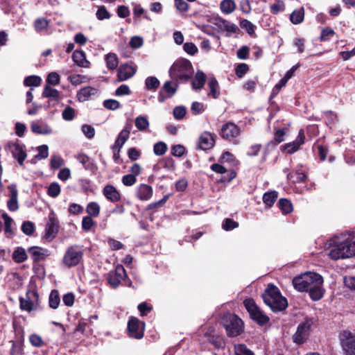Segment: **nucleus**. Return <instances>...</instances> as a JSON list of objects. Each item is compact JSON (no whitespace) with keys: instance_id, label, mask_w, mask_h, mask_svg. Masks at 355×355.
Instances as JSON below:
<instances>
[{"instance_id":"f3484780","label":"nucleus","mask_w":355,"mask_h":355,"mask_svg":"<svg viewBox=\"0 0 355 355\" xmlns=\"http://www.w3.org/2000/svg\"><path fill=\"white\" fill-rule=\"evenodd\" d=\"M137 68L128 64H123L120 65L117 71L118 80L120 82L127 80L132 78L136 73Z\"/></svg>"},{"instance_id":"3c124183","label":"nucleus","mask_w":355,"mask_h":355,"mask_svg":"<svg viewBox=\"0 0 355 355\" xmlns=\"http://www.w3.org/2000/svg\"><path fill=\"white\" fill-rule=\"evenodd\" d=\"M288 178L294 182H302L305 180L306 176L304 173L295 171L288 174Z\"/></svg>"},{"instance_id":"423d86ee","label":"nucleus","mask_w":355,"mask_h":355,"mask_svg":"<svg viewBox=\"0 0 355 355\" xmlns=\"http://www.w3.org/2000/svg\"><path fill=\"white\" fill-rule=\"evenodd\" d=\"M245 309L249 313L250 318L259 326L263 327L269 322L270 318L252 299H245Z\"/></svg>"},{"instance_id":"f704fd0d","label":"nucleus","mask_w":355,"mask_h":355,"mask_svg":"<svg viewBox=\"0 0 355 355\" xmlns=\"http://www.w3.org/2000/svg\"><path fill=\"white\" fill-rule=\"evenodd\" d=\"M27 257L26 250L21 247L17 248L12 253V259L18 263L25 261Z\"/></svg>"},{"instance_id":"b1692460","label":"nucleus","mask_w":355,"mask_h":355,"mask_svg":"<svg viewBox=\"0 0 355 355\" xmlns=\"http://www.w3.org/2000/svg\"><path fill=\"white\" fill-rule=\"evenodd\" d=\"M98 89L97 88L87 86L79 89L76 94L77 100L79 102L89 101L92 96L97 94Z\"/></svg>"},{"instance_id":"1a4fd4ad","label":"nucleus","mask_w":355,"mask_h":355,"mask_svg":"<svg viewBox=\"0 0 355 355\" xmlns=\"http://www.w3.org/2000/svg\"><path fill=\"white\" fill-rule=\"evenodd\" d=\"M339 341L345 355H355V334L343 331L339 335Z\"/></svg>"},{"instance_id":"58836bf2","label":"nucleus","mask_w":355,"mask_h":355,"mask_svg":"<svg viewBox=\"0 0 355 355\" xmlns=\"http://www.w3.org/2000/svg\"><path fill=\"white\" fill-rule=\"evenodd\" d=\"M278 197V193L275 191L266 192L263 196V201L268 207H272Z\"/></svg>"},{"instance_id":"ddd939ff","label":"nucleus","mask_w":355,"mask_h":355,"mask_svg":"<svg viewBox=\"0 0 355 355\" xmlns=\"http://www.w3.org/2000/svg\"><path fill=\"white\" fill-rule=\"evenodd\" d=\"M240 130L239 128L233 123H227L224 124L220 131V135L226 140L236 143L237 138L239 136Z\"/></svg>"},{"instance_id":"cd10ccee","label":"nucleus","mask_w":355,"mask_h":355,"mask_svg":"<svg viewBox=\"0 0 355 355\" xmlns=\"http://www.w3.org/2000/svg\"><path fill=\"white\" fill-rule=\"evenodd\" d=\"M77 160L83 165L84 168L87 171L94 173L97 169L96 166L92 159L85 154L81 153L76 156Z\"/></svg>"},{"instance_id":"5fc2aeb1","label":"nucleus","mask_w":355,"mask_h":355,"mask_svg":"<svg viewBox=\"0 0 355 355\" xmlns=\"http://www.w3.org/2000/svg\"><path fill=\"white\" fill-rule=\"evenodd\" d=\"M68 80L75 86L79 85L81 83H85L87 80V78L85 76L76 74L69 76L68 77Z\"/></svg>"},{"instance_id":"6e6552de","label":"nucleus","mask_w":355,"mask_h":355,"mask_svg":"<svg viewBox=\"0 0 355 355\" xmlns=\"http://www.w3.org/2000/svg\"><path fill=\"white\" fill-rule=\"evenodd\" d=\"M20 309L31 312L39 307V295L36 291L28 290L25 297H19Z\"/></svg>"},{"instance_id":"0e129e2a","label":"nucleus","mask_w":355,"mask_h":355,"mask_svg":"<svg viewBox=\"0 0 355 355\" xmlns=\"http://www.w3.org/2000/svg\"><path fill=\"white\" fill-rule=\"evenodd\" d=\"M75 112H76V111L73 107H71L70 106H67L62 111V113L63 119H64L65 121L73 120V118L75 117Z\"/></svg>"},{"instance_id":"dca6fc26","label":"nucleus","mask_w":355,"mask_h":355,"mask_svg":"<svg viewBox=\"0 0 355 355\" xmlns=\"http://www.w3.org/2000/svg\"><path fill=\"white\" fill-rule=\"evenodd\" d=\"M8 148L13 157L17 160L19 164L23 166L24 161L26 158V153L24 146L17 143H13L9 144Z\"/></svg>"},{"instance_id":"7c9ffc66","label":"nucleus","mask_w":355,"mask_h":355,"mask_svg":"<svg viewBox=\"0 0 355 355\" xmlns=\"http://www.w3.org/2000/svg\"><path fill=\"white\" fill-rule=\"evenodd\" d=\"M210 168L213 171H214L215 173H217L218 174L225 175V174L227 173V177H226L225 175H224L223 177V178L224 179L223 180V182H225V181L230 182V180H232V179H234L236 177L235 172H234L232 171H227L226 170V168L221 164H214L211 165Z\"/></svg>"},{"instance_id":"5701e85b","label":"nucleus","mask_w":355,"mask_h":355,"mask_svg":"<svg viewBox=\"0 0 355 355\" xmlns=\"http://www.w3.org/2000/svg\"><path fill=\"white\" fill-rule=\"evenodd\" d=\"M153 193L152 187L146 184H140L136 189V197L141 201L149 200Z\"/></svg>"},{"instance_id":"c85d7f7f","label":"nucleus","mask_w":355,"mask_h":355,"mask_svg":"<svg viewBox=\"0 0 355 355\" xmlns=\"http://www.w3.org/2000/svg\"><path fill=\"white\" fill-rule=\"evenodd\" d=\"M73 61L79 67L88 68L90 62L87 60L85 53L83 51L76 50L72 54Z\"/></svg>"},{"instance_id":"4c0bfd02","label":"nucleus","mask_w":355,"mask_h":355,"mask_svg":"<svg viewBox=\"0 0 355 355\" xmlns=\"http://www.w3.org/2000/svg\"><path fill=\"white\" fill-rule=\"evenodd\" d=\"M42 95L45 98L58 101L59 99L60 92L57 89L51 87L50 85H46L44 87Z\"/></svg>"},{"instance_id":"f8f14e48","label":"nucleus","mask_w":355,"mask_h":355,"mask_svg":"<svg viewBox=\"0 0 355 355\" xmlns=\"http://www.w3.org/2000/svg\"><path fill=\"white\" fill-rule=\"evenodd\" d=\"M313 324V321L311 318H306L303 322L300 324L293 336V341L297 344H302L304 343L309 336Z\"/></svg>"},{"instance_id":"69168bd1","label":"nucleus","mask_w":355,"mask_h":355,"mask_svg":"<svg viewBox=\"0 0 355 355\" xmlns=\"http://www.w3.org/2000/svg\"><path fill=\"white\" fill-rule=\"evenodd\" d=\"M81 130H82L83 133L84 134V135L89 139H92L95 135V130L90 125H87V124L83 125L81 127Z\"/></svg>"},{"instance_id":"a878e982","label":"nucleus","mask_w":355,"mask_h":355,"mask_svg":"<svg viewBox=\"0 0 355 355\" xmlns=\"http://www.w3.org/2000/svg\"><path fill=\"white\" fill-rule=\"evenodd\" d=\"M10 192V198L7 202V206L10 211H15L18 209V191L15 184H10L8 187Z\"/></svg>"},{"instance_id":"79ce46f5","label":"nucleus","mask_w":355,"mask_h":355,"mask_svg":"<svg viewBox=\"0 0 355 355\" xmlns=\"http://www.w3.org/2000/svg\"><path fill=\"white\" fill-rule=\"evenodd\" d=\"M277 205L284 214H288L293 211L291 202L286 198H281Z\"/></svg>"},{"instance_id":"2f4dec72","label":"nucleus","mask_w":355,"mask_h":355,"mask_svg":"<svg viewBox=\"0 0 355 355\" xmlns=\"http://www.w3.org/2000/svg\"><path fill=\"white\" fill-rule=\"evenodd\" d=\"M130 132L129 130H127L126 128L123 129L119 132V134L114 142V144L112 146V149L113 150L116 149V148L121 149L123 147V146L124 145V144L125 143V141L128 139V138L130 137Z\"/></svg>"},{"instance_id":"13d9d810","label":"nucleus","mask_w":355,"mask_h":355,"mask_svg":"<svg viewBox=\"0 0 355 355\" xmlns=\"http://www.w3.org/2000/svg\"><path fill=\"white\" fill-rule=\"evenodd\" d=\"M29 341L35 347H40L44 345V342L42 337L36 334H33L29 336Z\"/></svg>"},{"instance_id":"864d4df0","label":"nucleus","mask_w":355,"mask_h":355,"mask_svg":"<svg viewBox=\"0 0 355 355\" xmlns=\"http://www.w3.org/2000/svg\"><path fill=\"white\" fill-rule=\"evenodd\" d=\"M167 145L163 141H159L154 144L153 152L157 156H162L166 153Z\"/></svg>"},{"instance_id":"09e8293b","label":"nucleus","mask_w":355,"mask_h":355,"mask_svg":"<svg viewBox=\"0 0 355 355\" xmlns=\"http://www.w3.org/2000/svg\"><path fill=\"white\" fill-rule=\"evenodd\" d=\"M86 211L89 216L97 217L100 212V206L96 202H89L86 207Z\"/></svg>"},{"instance_id":"c9c22d12","label":"nucleus","mask_w":355,"mask_h":355,"mask_svg":"<svg viewBox=\"0 0 355 355\" xmlns=\"http://www.w3.org/2000/svg\"><path fill=\"white\" fill-rule=\"evenodd\" d=\"M106 66L109 69H115L119 64V60L115 53H110L105 56Z\"/></svg>"},{"instance_id":"4be33fe9","label":"nucleus","mask_w":355,"mask_h":355,"mask_svg":"<svg viewBox=\"0 0 355 355\" xmlns=\"http://www.w3.org/2000/svg\"><path fill=\"white\" fill-rule=\"evenodd\" d=\"M215 25L221 31L227 32L228 35L236 33L239 30L238 27L235 24L220 17L215 19Z\"/></svg>"},{"instance_id":"4d7b16f0","label":"nucleus","mask_w":355,"mask_h":355,"mask_svg":"<svg viewBox=\"0 0 355 355\" xmlns=\"http://www.w3.org/2000/svg\"><path fill=\"white\" fill-rule=\"evenodd\" d=\"M96 17L98 20H104L110 19L111 15L104 6H101L96 12Z\"/></svg>"},{"instance_id":"052dcab7","label":"nucleus","mask_w":355,"mask_h":355,"mask_svg":"<svg viewBox=\"0 0 355 355\" xmlns=\"http://www.w3.org/2000/svg\"><path fill=\"white\" fill-rule=\"evenodd\" d=\"M186 152V148L181 144H176L171 146V154L172 155L180 157Z\"/></svg>"},{"instance_id":"aec40b11","label":"nucleus","mask_w":355,"mask_h":355,"mask_svg":"<svg viewBox=\"0 0 355 355\" xmlns=\"http://www.w3.org/2000/svg\"><path fill=\"white\" fill-rule=\"evenodd\" d=\"M214 144V135L207 131L201 134L198 141V146L203 150L211 149Z\"/></svg>"},{"instance_id":"412c9836","label":"nucleus","mask_w":355,"mask_h":355,"mask_svg":"<svg viewBox=\"0 0 355 355\" xmlns=\"http://www.w3.org/2000/svg\"><path fill=\"white\" fill-rule=\"evenodd\" d=\"M103 194L111 202H118L121 199L120 192L112 184H107L103 189Z\"/></svg>"},{"instance_id":"a19ab883","label":"nucleus","mask_w":355,"mask_h":355,"mask_svg":"<svg viewBox=\"0 0 355 355\" xmlns=\"http://www.w3.org/2000/svg\"><path fill=\"white\" fill-rule=\"evenodd\" d=\"M159 85V80L155 76H148L145 80V87L148 90L155 91Z\"/></svg>"},{"instance_id":"49530a36","label":"nucleus","mask_w":355,"mask_h":355,"mask_svg":"<svg viewBox=\"0 0 355 355\" xmlns=\"http://www.w3.org/2000/svg\"><path fill=\"white\" fill-rule=\"evenodd\" d=\"M335 35L336 33L332 28L325 27L322 29L319 39L321 42H327L331 40Z\"/></svg>"},{"instance_id":"a211bd4d","label":"nucleus","mask_w":355,"mask_h":355,"mask_svg":"<svg viewBox=\"0 0 355 355\" xmlns=\"http://www.w3.org/2000/svg\"><path fill=\"white\" fill-rule=\"evenodd\" d=\"M28 253L33 262L44 261L50 255L49 251L47 249L39 246H32L29 248L28 249Z\"/></svg>"},{"instance_id":"e433bc0d","label":"nucleus","mask_w":355,"mask_h":355,"mask_svg":"<svg viewBox=\"0 0 355 355\" xmlns=\"http://www.w3.org/2000/svg\"><path fill=\"white\" fill-rule=\"evenodd\" d=\"M304 18V10L303 8L295 10L290 16L291 22L294 24H301Z\"/></svg>"},{"instance_id":"774afa93","label":"nucleus","mask_w":355,"mask_h":355,"mask_svg":"<svg viewBox=\"0 0 355 355\" xmlns=\"http://www.w3.org/2000/svg\"><path fill=\"white\" fill-rule=\"evenodd\" d=\"M24 347L21 344H17L12 341V347L10 352V355H24Z\"/></svg>"},{"instance_id":"ea45409f","label":"nucleus","mask_w":355,"mask_h":355,"mask_svg":"<svg viewBox=\"0 0 355 355\" xmlns=\"http://www.w3.org/2000/svg\"><path fill=\"white\" fill-rule=\"evenodd\" d=\"M60 302L59 293L57 290L51 291L49 297V305L51 309H55Z\"/></svg>"},{"instance_id":"9d476101","label":"nucleus","mask_w":355,"mask_h":355,"mask_svg":"<svg viewBox=\"0 0 355 355\" xmlns=\"http://www.w3.org/2000/svg\"><path fill=\"white\" fill-rule=\"evenodd\" d=\"M127 277L125 270L121 264H118L114 270H111L108 273L107 281L108 284L113 288H116L125 281Z\"/></svg>"},{"instance_id":"4468645a","label":"nucleus","mask_w":355,"mask_h":355,"mask_svg":"<svg viewBox=\"0 0 355 355\" xmlns=\"http://www.w3.org/2000/svg\"><path fill=\"white\" fill-rule=\"evenodd\" d=\"M59 230V221L55 214L52 212L49 215V220L45 227V238L52 240L58 234Z\"/></svg>"},{"instance_id":"f257e3e1","label":"nucleus","mask_w":355,"mask_h":355,"mask_svg":"<svg viewBox=\"0 0 355 355\" xmlns=\"http://www.w3.org/2000/svg\"><path fill=\"white\" fill-rule=\"evenodd\" d=\"M331 241L332 248L328 253L331 259L338 260L355 256V241L350 239V235L336 236Z\"/></svg>"},{"instance_id":"72a5a7b5","label":"nucleus","mask_w":355,"mask_h":355,"mask_svg":"<svg viewBox=\"0 0 355 355\" xmlns=\"http://www.w3.org/2000/svg\"><path fill=\"white\" fill-rule=\"evenodd\" d=\"M208 87L209 89V95L215 99L218 98L220 94V92L218 83L215 78L212 77L209 79Z\"/></svg>"},{"instance_id":"bb28decb","label":"nucleus","mask_w":355,"mask_h":355,"mask_svg":"<svg viewBox=\"0 0 355 355\" xmlns=\"http://www.w3.org/2000/svg\"><path fill=\"white\" fill-rule=\"evenodd\" d=\"M31 130L37 135H49L52 133V129L42 121H33L31 123Z\"/></svg>"},{"instance_id":"de8ad7c7","label":"nucleus","mask_w":355,"mask_h":355,"mask_svg":"<svg viewBox=\"0 0 355 355\" xmlns=\"http://www.w3.org/2000/svg\"><path fill=\"white\" fill-rule=\"evenodd\" d=\"M239 226V224L238 222L229 218H225L221 225L222 229L226 232L232 231Z\"/></svg>"},{"instance_id":"680f3d73","label":"nucleus","mask_w":355,"mask_h":355,"mask_svg":"<svg viewBox=\"0 0 355 355\" xmlns=\"http://www.w3.org/2000/svg\"><path fill=\"white\" fill-rule=\"evenodd\" d=\"M38 154L35 158L40 160L46 158L49 156V148L46 145H42L37 147Z\"/></svg>"},{"instance_id":"e2e57ef3","label":"nucleus","mask_w":355,"mask_h":355,"mask_svg":"<svg viewBox=\"0 0 355 355\" xmlns=\"http://www.w3.org/2000/svg\"><path fill=\"white\" fill-rule=\"evenodd\" d=\"M104 107L110 110H115L121 107L120 103L114 99H107L103 101Z\"/></svg>"},{"instance_id":"a18cd8bd","label":"nucleus","mask_w":355,"mask_h":355,"mask_svg":"<svg viewBox=\"0 0 355 355\" xmlns=\"http://www.w3.org/2000/svg\"><path fill=\"white\" fill-rule=\"evenodd\" d=\"M49 26V21L45 18H37L34 21V28L37 33H41Z\"/></svg>"},{"instance_id":"20e7f679","label":"nucleus","mask_w":355,"mask_h":355,"mask_svg":"<svg viewBox=\"0 0 355 355\" xmlns=\"http://www.w3.org/2000/svg\"><path fill=\"white\" fill-rule=\"evenodd\" d=\"M220 324L229 337H236L242 331V320L234 313H225L220 317Z\"/></svg>"},{"instance_id":"c756f323","label":"nucleus","mask_w":355,"mask_h":355,"mask_svg":"<svg viewBox=\"0 0 355 355\" xmlns=\"http://www.w3.org/2000/svg\"><path fill=\"white\" fill-rule=\"evenodd\" d=\"M207 77L205 73L201 70H198L195 74L194 78L191 81V86L194 90H200L204 87Z\"/></svg>"},{"instance_id":"338daca9","label":"nucleus","mask_w":355,"mask_h":355,"mask_svg":"<svg viewBox=\"0 0 355 355\" xmlns=\"http://www.w3.org/2000/svg\"><path fill=\"white\" fill-rule=\"evenodd\" d=\"M60 76L57 72H51L49 73L46 78V85H57L60 83Z\"/></svg>"},{"instance_id":"bf43d9fd","label":"nucleus","mask_w":355,"mask_h":355,"mask_svg":"<svg viewBox=\"0 0 355 355\" xmlns=\"http://www.w3.org/2000/svg\"><path fill=\"white\" fill-rule=\"evenodd\" d=\"M64 164L63 159L58 155H53L51 157L50 166L52 168L57 169Z\"/></svg>"},{"instance_id":"603ef678","label":"nucleus","mask_w":355,"mask_h":355,"mask_svg":"<svg viewBox=\"0 0 355 355\" xmlns=\"http://www.w3.org/2000/svg\"><path fill=\"white\" fill-rule=\"evenodd\" d=\"M2 218H3L4 220L5 233L12 234L13 230L12 225L14 223L12 218L5 212L2 214Z\"/></svg>"},{"instance_id":"7ed1b4c3","label":"nucleus","mask_w":355,"mask_h":355,"mask_svg":"<svg viewBox=\"0 0 355 355\" xmlns=\"http://www.w3.org/2000/svg\"><path fill=\"white\" fill-rule=\"evenodd\" d=\"M193 73L192 64L185 58H180L175 61L169 69L171 78L180 83L188 82L192 77Z\"/></svg>"},{"instance_id":"0eeeda50","label":"nucleus","mask_w":355,"mask_h":355,"mask_svg":"<svg viewBox=\"0 0 355 355\" xmlns=\"http://www.w3.org/2000/svg\"><path fill=\"white\" fill-rule=\"evenodd\" d=\"M318 279H320L319 274L309 272L295 277L293 279V284L297 291L304 292L308 291L310 286L314 283V281L317 282Z\"/></svg>"},{"instance_id":"393cba45","label":"nucleus","mask_w":355,"mask_h":355,"mask_svg":"<svg viewBox=\"0 0 355 355\" xmlns=\"http://www.w3.org/2000/svg\"><path fill=\"white\" fill-rule=\"evenodd\" d=\"M208 342L214 346L216 349H224L225 347V341L224 338L216 334L214 331H209L205 334Z\"/></svg>"},{"instance_id":"2eb2a0df","label":"nucleus","mask_w":355,"mask_h":355,"mask_svg":"<svg viewBox=\"0 0 355 355\" xmlns=\"http://www.w3.org/2000/svg\"><path fill=\"white\" fill-rule=\"evenodd\" d=\"M305 135L303 130L299 131L297 138L290 143H287L282 146L283 152L287 154H293L298 150L300 146L304 143Z\"/></svg>"},{"instance_id":"37998d69","label":"nucleus","mask_w":355,"mask_h":355,"mask_svg":"<svg viewBox=\"0 0 355 355\" xmlns=\"http://www.w3.org/2000/svg\"><path fill=\"white\" fill-rule=\"evenodd\" d=\"M42 83V78L35 75L28 76L24 80V85L26 87H37L40 85Z\"/></svg>"},{"instance_id":"6e6d98bb","label":"nucleus","mask_w":355,"mask_h":355,"mask_svg":"<svg viewBox=\"0 0 355 355\" xmlns=\"http://www.w3.org/2000/svg\"><path fill=\"white\" fill-rule=\"evenodd\" d=\"M60 187L58 184V183L53 182L49 185L47 193L49 196L52 198H56L60 193Z\"/></svg>"},{"instance_id":"c03bdc74","label":"nucleus","mask_w":355,"mask_h":355,"mask_svg":"<svg viewBox=\"0 0 355 355\" xmlns=\"http://www.w3.org/2000/svg\"><path fill=\"white\" fill-rule=\"evenodd\" d=\"M235 8V3L232 0H223L220 3V9L223 13L230 14L234 10Z\"/></svg>"},{"instance_id":"473e14b6","label":"nucleus","mask_w":355,"mask_h":355,"mask_svg":"<svg viewBox=\"0 0 355 355\" xmlns=\"http://www.w3.org/2000/svg\"><path fill=\"white\" fill-rule=\"evenodd\" d=\"M135 124L138 130L141 132L146 131L150 125V123L147 116L139 115L135 119Z\"/></svg>"},{"instance_id":"6ab92c4d","label":"nucleus","mask_w":355,"mask_h":355,"mask_svg":"<svg viewBox=\"0 0 355 355\" xmlns=\"http://www.w3.org/2000/svg\"><path fill=\"white\" fill-rule=\"evenodd\" d=\"M322 284L323 278L320 275V279L317 280V282L314 281V283L309 288L310 297L313 300L318 301L323 297L324 289Z\"/></svg>"},{"instance_id":"8fccbe9b","label":"nucleus","mask_w":355,"mask_h":355,"mask_svg":"<svg viewBox=\"0 0 355 355\" xmlns=\"http://www.w3.org/2000/svg\"><path fill=\"white\" fill-rule=\"evenodd\" d=\"M178 85L173 84L171 81L164 83L162 90L167 94V97H172L177 91Z\"/></svg>"},{"instance_id":"f03ea898","label":"nucleus","mask_w":355,"mask_h":355,"mask_svg":"<svg viewBox=\"0 0 355 355\" xmlns=\"http://www.w3.org/2000/svg\"><path fill=\"white\" fill-rule=\"evenodd\" d=\"M262 297L265 304L274 312L282 311L288 306L286 298L283 297L279 288L272 284L268 286L262 294Z\"/></svg>"},{"instance_id":"9b49d317","label":"nucleus","mask_w":355,"mask_h":355,"mask_svg":"<svg viewBox=\"0 0 355 355\" xmlns=\"http://www.w3.org/2000/svg\"><path fill=\"white\" fill-rule=\"evenodd\" d=\"M144 322L135 317H130L128 322V336L135 339H141L144 336Z\"/></svg>"},{"instance_id":"39448f33","label":"nucleus","mask_w":355,"mask_h":355,"mask_svg":"<svg viewBox=\"0 0 355 355\" xmlns=\"http://www.w3.org/2000/svg\"><path fill=\"white\" fill-rule=\"evenodd\" d=\"M84 249L83 246L78 245H72L69 246L62 257V263L70 268L80 264L83 259Z\"/></svg>"}]
</instances>
